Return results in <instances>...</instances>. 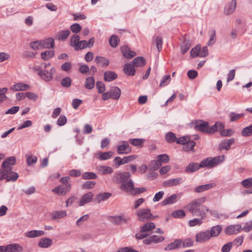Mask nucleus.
<instances>
[{
  "label": "nucleus",
  "mask_w": 252,
  "mask_h": 252,
  "mask_svg": "<svg viewBox=\"0 0 252 252\" xmlns=\"http://www.w3.org/2000/svg\"><path fill=\"white\" fill-rule=\"evenodd\" d=\"M236 0H232V1L226 5L224 8V13L229 15L232 13L236 8Z\"/></svg>",
  "instance_id": "obj_22"
},
{
  "label": "nucleus",
  "mask_w": 252,
  "mask_h": 252,
  "mask_svg": "<svg viewBox=\"0 0 252 252\" xmlns=\"http://www.w3.org/2000/svg\"><path fill=\"white\" fill-rule=\"evenodd\" d=\"M30 87L29 85L22 83H17L11 87L10 90L13 91H25L30 90Z\"/></svg>",
  "instance_id": "obj_16"
},
{
  "label": "nucleus",
  "mask_w": 252,
  "mask_h": 252,
  "mask_svg": "<svg viewBox=\"0 0 252 252\" xmlns=\"http://www.w3.org/2000/svg\"><path fill=\"white\" fill-rule=\"evenodd\" d=\"M2 168L0 169V180H3L6 179L11 173L12 170V167L11 166L5 165L3 166V164H1Z\"/></svg>",
  "instance_id": "obj_12"
},
{
  "label": "nucleus",
  "mask_w": 252,
  "mask_h": 252,
  "mask_svg": "<svg viewBox=\"0 0 252 252\" xmlns=\"http://www.w3.org/2000/svg\"><path fill=\"white\" fill-rule=\"evenodd\" d=\"M235 139L232 138L228 140H224L221 141L219 146V149L220 151L225 150H229L230 149V146L234 143Z\"/></svg>",
  "instance_id": "obj_14"
},
{
  "label": "nucleus",
  "mask_w": 252,
  "mask_h": 252,
  "mask_svg": "<svg viewBox=\"0 0 252 252\" xmlns=\"http://www.w3.org/2000/svg\"><path fill=\"white\" fill-rule=\"evenodd\" d=\"M71 186L70 184H68L65 186L63 185L58 186L52 189V191L55 192L59 195H64L68 192L71 189Z\"/></svg>",
  "instance_id": "obj_10"
},
{
  "label": "nucleus",
  "mask_w": 252,
  "mask_h": 252,
  "mask_svg": "<svg viewBox=\"0 0 252 252\" xmlns=\"http://www.w3.org/2000/svg\"><path fill=\"white\" fill-rule=\"evenodd\" d=\"M165 138L168 143H173L176 142L177 140L175 134L172 132H168L165 135Z\"/></svg>",
  "instance_id": "obj_50"
},
{
  "label": "nucleus",
  "mask_w": 252,
  "mask_h": 252,
  "mask_svg": "<svg viewBox=\"0 0 252 252\" xmlns=\"http://www.w3.org/2000/svg\"><path fill=\"white\" fill-rule=\"evenodd\" d=\"M161 165L162 164L160 161L157 159L156 160H152L151 162L149 167L151 170H155L158 169Z\"/></svg>",
  "instance_id": "obj_46"
},
{
  "label": "nucleus",
  "mask_w": 252,
  "mask_h": 252,
  "mask_svg": "<svg viewBox=\"0 0 252 252\" xmlns=\"http://www.w3.org/2000/svg\"><path fill=\"white\" fill-rule=\"evenodd\" d=\"M170 81V76L169 75H166L164 76L161 79L160 83L159 84L160 87H164L167 85Z\"/></svg>",
  "instance_id": "obj_63"
},
{
  "label": "nucleus",
  "mask_w": 252,
  "mask_h": 252,
  "mask_svg": "<svg viewBox=\"0 0 252 252\" xmlns=\"http://www.w3.org/2000/svg\"><path fill=\"white\" fill-rule=\"evenodd\" d=\"M119 39L115 35H113L111 36L109 39L110 45L113 47H116L118 45Z\"/></svg>",
  "instance_id": "obj_62"
},
{
  "label": "nucleus",
  "mask_w": 252,
  "mask_h": 252,
  "mask_svg": "<svg viewBox=\"0 0 252 252\" xmlns=\"http://www.w3.org/2000/svg\"><path fill=\"white\" fill-rule=\"evenodd\" d=\"M241 184L245 188H250L252 187V178H249L243 180L241 182Z\"/></svg>",
  "instance_id": "obj_64"
},
{
  "label": "nucleus",
  "mask_w": 252,
  "mask_h": 252,
  "mask_svg": "<svg viewBox=\"0 0 252 252\" xmlns=\"http://www.w3.org/2000/svg\"><path fill=\"white\" fill-rule=\"evenodd\" d=\"M156 225L154 222H150L145 223L141 227L139 233L136 234V238L138 239H143L150 234V231L155 229Z\"/></svg>",
  "instance_id": "obj_3"
},
{
  "label": "nucleus",
  "mask_w": 252,
  "mask_h": 252,
  "mask_svg": "<svg viewBox=\"0 0 252 252\" xmlns=\"http://www.w3.org/2000/svg\"><path fill=\"white\" fill-rule=\"evenodd\" d=\"M94 79L93 77H89L86 79L85 87L87 89H92L94 86Z\"/></svg>",
  "instance_id": "obj_41"
},
{
  "label": "nucleus",
  "mask_w": 252,
  "mask_h": 252,
  "mask_svg": "<svg viewBox=\"0 0 252 252\" xmlns=\"http://www.w3.org/2000/svg\"><path fill=\"white\" fill-rule=\"evenodd\" d=\"M178 196V194H173L164 199L161 202L162 205L172 204L175 202Z\"/></svg>",
  "instance_id": "obj_34"
},
{
  "label": "nucleus",
  "mask_w": 252,
  "mask_h": 252,
  "mask_svg": "<svg viewBox=\"0 0 252 252\" xmlns=\"http://www.w3.org/2000/svg\"><path fill=\"white\" fill-rule=\"evenodd\" d=\"M182 241L181 240H176L173 242L169 244L165 248V251H171L178 249L181 247Z\"/></svg>",
  "instance_id": "obj_30"
},
{
  "label": "nucleus",
  "mask_w": 252,
  "mask_h": 252,
  "mask_svg": "<svg viewBox=\"0 0 252 252\" xmlns=\"http://www.w3.org/2000/svg\"><path fill=\"white\" fill-rule=\"evenodd\" d=\"M94 197V194L92 192H89L84 194L80 198L79 202V205L83 206L85 204L92 201Z\"/></svg>",
  "instance_id": "obj_13"
},
{
  "label": "nucleus",
  "mask_w": 252,
  "mask_h": 252,
  "mask_svg": "<svg viewBox=\"0 0 252 252\" xmlns=\"http://www.w3.org/2000/svg\"><path fill=\"white\" fill-rule=\"evenodd\" d=\"M111 196V193L108 192L99 193L96 196L95 200L99 204L101 202L108 199Z\"/></svg>",
  "instance_id": "obj_33"
},
{
  "label": "nucleus",
  "mask_w": 252,
  "mask_h": 252,
  "mask_svg": "<svg viewBox=\"0 0 252 252\" xmlns=\"http://www.w3.org/2000/svg\"><path fill=\"white\" fill-rule=\"evenodd\" d=\"M114 153L112 151H108L106 152H100L97 153L95 157L100 160H107L110 158L113 155Z\"/></svg>",
  "instance_id": "obj_20"
},
{
  "label": "nucleus",
  "mask_w": 252,
  "mask_h": 252,
  "mask_svg": "<svg viewBox=\"0 0 252 252\" xmlns=\"http://www.w3.org/2000/svg\"><path fill=\"white\" fill-rule=\"evenodd\" d=\"M206 200L205 197H202L200 199H196L192 201L188 204L185 207L191 214L194 212L197 209L200 203L204 202Z\"/></svg>",
  "instance_id": "obj_7"
},
{
  "label": "nucleus",
  "mask_w": 252,
  "mask_h": 252,
  "mask_svg": "<svg viewBox=\"0 0 252 252\" xmlns=\"http://www.w3.org/2000/svg\"><path fill=\"white\" fill-rule=\"evenodd\" d=\"M97 170L102 174H110L113 172V169L107 166H100L98 167Z\"/></svg>",
  "instance_id": "obj_43"
},
{
  "label": "nucleus",
  "mask_w": 252,
  "mask_h": 252,
  "mask_svg": "<svg viewBox=\"0 0 252 252\" xmlns=\"http://www.w3.org/2000/svg\"><path fill=\"white\" fill-rule=\"evenodd\" d=\"M108 219L111 222L115 224H120L122 222L127 223L130 220L128 217H126L124 214L116 216H109Z\"/></svg>",
  "instance_id": "obj_9"
},
{
  "label": "nucleus",
  "mask_w": 252,
  "mask_h": 252,
  "mask_svg": "<svg viewBox=\"0 0 252 252\" xmlns=\"http://www.w3.org/2000/svg\"><path fill=\"white\" fill-rule=\"evenodd\" d=\"M56 72V69L52 67L50 70V71L44 69L42 71H40L38 72V75L40 77L46 82H49L53 80V75Z\"/></svg>",
  "instance_id": "obj_4"
},
{
  "label": "nucleus",
  "mask_w": 252,
  "mask_h": 252,
  "mask_svg": "<svg viewBox=\"0 0 252 252\" xmlns=\"http://www.w3.org/2000/svg\"><path fill=\"white\" fill-rule=\"evenodd\" d=\"M209 209L208 207L205 205H202L201 203L198 206L195 211L193 212L192 215L201 218V219H204L206 213L208 212Z\"/></svg>",
  "instance_id": "obj_11"
},
{
  "label": "nucleus",
  "mask_w": 252,
  "mask_h": 252,
  "mask_svg": "<svg viewBox=\"0 0 252 252\" xmlns=\"http://www.w3.org/2000/svg\"><path fill=\"white\" fill-rule=\"evenodd\" d=\"M157 159H158L161 164L162 163H166L169 161V157L166 154L159 155L157 156Z\"/></svg>",
  "instance_id": "obj_56"
},
{
  "label": "nucleus",
  "mask_w": 252,
  "mask_h": 252,
  "mask_svg": "<svg viewBox=\"0 0 252 252\" xmlns=\"http://www.w3.org/2000/svg\"><path fill=\"white\" fill-rule=\"evenodd\" d=\"M242 135L245 137L252 135V125H250L243 128L241 132Z\"/></svg>",
  "instance_id": "obj_52"
},
{
  "label": "nucleus",
  "mask_w": 252,
  "mask_h": 252,
  "mask_svg": "<svg viewBox=\"0 0 252 252\" xmlns=\"http://www.w3.org/2000/svg\"><path fill=\"white\" fill-rule=\"evenodd\" d=\"M137 219L139 221H146L148 220H154L158 216H154L149 208H142L138 210L136 212Z\"/></svg>",
  "instance_id": "obj_2"
},
{
  "label": "nucleus",
  "mask_w": 252,
  "mask_h": 252,
  "mask_svg": "<svg viewBox=\"0 0 252 252\" xmlns=\"http://www.w3.org/2000/svg\"><path fill=\"white\" fill-rule=\"evenodd\" d=\"M200 168L199 164L197 163L192 162L189 164L186 168L185 171L187 173H192Z\"/></svg>",
  "instance_id": "obj_36"
},
{
  "label": "nucleus",
  "mask_w": 252,
  "mask_h": 252,
  "mask_svg": "<svg viewBox=\"0 0 252 252\" xmlns=\"http://www.w3.org/2000/svg\"><path fill=\"white\" fill-rule=\"evenodd\" d=\"M225 232L227 235L236 234V228L235 225H229L225 229Z\"/></svg>",
  "instance_id": "obj_57"
},
{
  "label": "nucleus",
  "mask_w": 252,
  "mask_h": 252,
  "mask_svg": "<svg viewBox=\"0 0 252 252\" xmlns=\"http://www.w3.org/2000/svg\"><path fill=\"white\" fill-rule=\"evenodd\" d=\"M172 216L175 218H182L186 216V214L183 210H177L172 213Z\"/></svg>",
  "instance_id": "obj_55"
},
{
  "label": "nucleus",
  "mask_w": 252,
  "mask_h": 252,
  "mask_svg": "<svg viewBox=\"0 0 252 252\" xmlns=\"http://www.w3.org/2000/svg\"><path fill=\"white\" fill-rule=\"evenodd\" d=\"M145 140L143 138H131L128 140V143L134 146L142 147Z\"/></svg>",
  "instance_id": "obj_29"
},
{
  "label": "nucleus",
  "mask_w": 252,
  "mask_h": 252,
  "mask_svg": "<svg viewBox=\"0 0 252 252\" xmlns=\"http://www.w3.org/2000/svg\"><path fill=\"white\" fill-rule=\"evenodd\" d=\"M66 216V213L65 211H55L53 212L52 218L53 219H61Z\"/></svg>",
  "instance_id": "obj_51"
},
{
  "label": "nucleus",
  "mask_w": 252,
  "mask_h": 252,
  "mask_svg": "<svg viewBox=\"0 0 252 252\" xmlns=\"http://www.w3.org/2000/svg\"><path fill=\"white\" fill-rule=\"evenodd\" d=\"M55 55L54 51L47 50L42 52L41 54V59L44 61H47L53 57Z\"/></svg>",
  "instance_id": "obj_40"
},
{
  "label": "nucleus",
  "mask_w": 252,
  "mask_h": 252,
  "mask_svg": "<svg viewBox=\"0 0 252 252\" xmlns=\"http://www.w3.org/2000/svg\"><path fill=\"white\" fill-rule=\"evenodd\" d=\"M214 162L211 158H208L204 160H203L199 164L200 168L204 167H214Z\"/></svg>",
  "instance_id": "obj_35"
},
{
  "label": "nucleus",
  "mask_w": 252,
  "mask_h": 252,
  "mask_svg": "<svg viewBox=\"0 0 252 252\" xmlns=\"http://www.w3.org/2000/svg\"><path fill=\"white\" fill-rule=\"evenodd\" d=\"M195 145V142L193 140H190L189 139V142H187L184 146H183V149L185 151H189L193 150L194 147Z\"/></svg>",
  "instance_id": "obj_45"
},
{
  "label": "nucleus",
  "mask_w": 252,
  "mask_h": 252,
  "mask_svg": "<svg viewBox=\"0 0 252 252\" xmlns=\"http://www.w3.org/2000/svg\"><path fill=\"white\" fill-rule=\"evenodd\" d=\"M70 32L69 30L63 31L57 33L56 37L60 40H65L69 36Z\"/></svg>",
  "instance_id": "obj_37"
},
{
  "label": "nucleus",
  "mask_w": 252,
  "mask_h": 252,
  "mask_svg": "<svg viewBox=\"0 0 252 252\" xmlns=\"http://www.w3.org/2000/svg\"><path fill=\"white\" fill-rule=\"evenodd\" d=\"M79 36L76 34L72 35L70 38V46L74 47L75 51L80 50V48L79 47Z\"/></svg>",
  "instance_id": "obj_19"
},
{
  "label": "nucleus",
  "mask_w": 252,
  "mask_h": 252,
  "mask_svg": "<svg viewBox=\"0 0 252 252\" xmlns=\"http://www.w3.org/2000/svg\"><path fill=\"white\" fill-rule=\"evenodd\" d=\"M211 238L209 231L201 232L196 235V242L202 243L208 241Z\"/></svg>",
  "instance_id": "obj_15"
},
{
  "label": "nucleus",
  "mask_w": 252,
  "mask_h": 252,
  "mask_svg": "<svg viewBox=\"0 0 252 252\" xmlns=\"http://www.w3.org/2000/svg\"><path fill=\"white\" fill-rule=\"evenodd\" d=\"M164 240V238L162 236L157 235H153L150 237L145 239L143 242L145 244L149 245L152 243H159L162 242Z\"/></svg>",
  "instance_id": "obj_18"
},
{
  "label": "nucleus",
  "mask_w": 252,
  "mask_h": 252,
  "mask_svg": "<svg viewBox=\"0 0 252 252\" xmlns=\"http://www.w3.org/2000/svg\"><path fill=\"white\" fill-rule=\"evenodd\" d=\"M117 152L118 154H127L131 152V148L129 145L128 142L122 141L117 146Z\"/></svg>",
  "instance_id": "obj_6"
},
{
  "label": "nucleus",
  "mask_w": 252,
  "mask_h": 252,
  "mask_svg": "<svg viewBox=\"0 0 252 252\" xmlns=\"http://www.w3.org/2000/svg\"><path fill=\"white\" fill-rule=\"evenodd\" d=\"M224 128V125L221 123L216 122L214 125L210 127V132L213 133L217 130L221 131Z\"/></svg>",
  "instance_id": "obj_42"
},
{
  "label": "nucleus",
  "mask_w": 252,
  "mask_h": 252,
  "mask_svg": "<svg viewBox=\"0 0 252 252\" xmlns=\"http://www.w3.org/2000/svg\"><path fill=\"white\" fill-rule=\"evenodd\" d=\"M97 177V175L92 172H85L82 175V177L84 180L95 179Z\"/></svg>",
  "instance_id": "obj_47"
},
{
  "label": "nucleus",
  "mask_w": 252,
  "mask_h": 252,
  "mask_svg": "<svg viewBox=\"0 0 252 252\" xmlns=\"http://www.w3.org/2000/svg\"><path fill=\"white\" fill-rule=\"evenodd\" d=\"M200 49L201 46L199 45H197L195 47L192 48L190 52L191 56L193 58L197 56L199 57Z\"/></svg>",
  "instance_id": "obj_60"
},
{
  "label": "nucleus",
  "mask_w": 252,
  "mask_h": 252,
  "mask_svg": "<svg viewBox=\"0 0 252 252\" xmlns=\"http://www.w3.org/2000/svg\"><path fill=\"white\" fill-rule=\"evenodd\" d=\"M225 158L224 156H219L216 157L214 158H212V159L213 160V162H214V166H216L217 165L219 164V163L222 162L224 161Z\"/></svg>",
  "instance_id": "obj_61"
},
{
  "label": "nucleus",
  "mask_w": 252,
  "mask_h": 252,
  "mask_svg": "<svg viewBox=\"0 0 252 252\" xmlns=\"http://www.w3.org/2000/svg\"><path fill=\"white\" fill-rule=\"evenodd\" d=\"M45 234V232L42 230H33L27 232L25 236L28 238H34L38 236H41Z\"/></svg>",
  "instance_id": "obj_27"
},
{
  "label": "nucleus",
  "mask_w": 252,
  "mask_h": 252,
  "mask_svg": "<svg viewBox=\"0 0 252 252\" xmlns=\"http://www.w3.org/2000/svg\"><path fill=\"white\" fill-rule=\"evenodd\" d=\"M221 230L222 227L220 225H216L212 227L210 231H209L211 237L218 236Z\"/></svg>",
  "instance_id": "obj_39"
},
{
  "label": "nucleus",
  "mask_w": 252,
  "mask_h": 252,
  "mask_svg": "<svg viewBox=\"0 0 252 252\" xmlns=\"http://www.w3.org/2000/svg\"><path fill=\"white\" fill-rule=\"evenodd\" d=\"M22 250V247L17 244L0 246V252H21Z\"/></svg>",
  "instance_id": "obj_8"
},
{
  "label": "nucleus",
  "mask_w": 252,
  "mask_h": 252,
  "mask_svg": "<svg viewBox=\"0 0 252 252\" xmlns=\"http://www.w3.org/2000/svg\"><path fill=\"white\" fill-rule=\"evenodd\" d=\"M52 240L48 238H43L40 239L38 243V246L40 248H47L51 246Z\"/></svg>",
  "instance_id": "obj_31"
},
{
  "label": "nucleus",
  "mask_w": 252,
  "mask_h": 252,
  "mask_svg": "<svg viewBox=\"0 0 252 252\" xmlns=\"http://www.w3.org/2000/svg\"><path fill=\"white\" fill-rule=\"evenodd\" d=\"M16 158L15 157H10L6 158V159L2 163L3 166L6 165V166H12L14 165L16 163Z\"/></svg>",
  "instance_id": "obj_49"
},
{
  "label": "nucleus",
  "mask_w": 252,
  "mask_h": 252,
  "mask_svg": "<svg viewBox=\"0 0 252 252\" xmlns=\"http://www.w3.org/2000/svg\"><path fill=\"white\" fill-rule=\"evenodd\" d=\"M42 48H53L54 47V39L53 38H47L41 40Z\"/></svg>",
  "instance_id": "obj_26"
},
{
  "label": "nucleus",
  "mask_w": 252,
  "mask_h": 252,
  "mask_svg": "<svg viewBox=\"0 0 252 252\" xmlns=\"http://www.w3.org/2000/svg\"><path fill=\"white\" fill-rule=\"evenodd\" d=\"M95 61L101 67L107 66L109 64V61L108 59L100 56H96Z\"/></svg>",
  "instance_id": "obj_38"
},
{
  "label": "nucleus",
  "mask_w": 252,
  "mask_h": 252,
  "mask_svg": "<svg viewBox=\"0 0 252 252\" xmlns=\"http://www.w3.org/2000/svg\"><path fill=\"white\" fill-rule=\"evenodd\" d=\"M117 74L114 71H106L104 74V79L105 81L110 82L117 78Z\"/></svg>",
  "instance_id": "obj_28"
},
{
  "label": "nucleus",
  "mask_w": 252,
  "mask_h": 252,
  "mask_svg": "<svg viewBox=\"0 0 252 252\" xmlns=\"http://www.w3.org/2000/svg\"><path fill=\"white\" fill-rule=\"evenodd\" d=\"M210 127L208 126V122L202 120L196 121L194 126L195 130L205 133H211V132H210Z\"/></svg>",
  "instance_id": "obj_5"
},
{
  "label": "nucleus",
  "mask_w": 252,
  "mask_h": 252,
  "mask_svg": "<svg viewBox=\"0 0 252 252\" xmlns=\"http://www.w3.org/2000/svg\"><path fill=\"white\" fill-rule=\"evenodd\" d=\"M121 52L124 57L130 59L136 56V53L134 51H131L129 48L127 46H123L121 48Z\"/></svg>",
  "instance_id": "obj_21"
},
{
  "label": "nucleus",
  "mask_w": 252,
  "mask_h": 252,
  "mask_svg": "<svg viewBox=\"0 0 252 252\" xmlns=\"http://www.w3.org/2000/svg\"><path fill=\"white\" fill-rule=\"evenodd\" d=\"M110 94L111 96V98L118 100L121 94V90L117 87H112L110 88Z\"/></svg>",
  "instance_id": "obj_24"
},
{
  "label": "nucleus",
  "mask_w": 252,
  "mask_h": 252,
  "mask_svg": "<svg viewBox=\"0 0 252 252\" xmlns=\"http://www.w3.org/2000/svg\"><path fill=\"white\" fill-rule=\"evenodd\" d=\"M183 182V179L181 177L170 179L165 181L163 183V185L165 187H173L180 185Z\"/></svg>",
  "instance_id": "obj_17"
},
{
  "label": "nucleus",
  "mask_w": 252,
  "mask_h": 252,
  "mask_svg": "<svg viewBox=\"0 0 252 252\" xmlns=\"http://www.w3.org/2000/svg\"><path fill=\"white\" fill-rule=\"evenodd\" d=\"M30 47L33 50H37L42 48L41 40H37L31 42L30 43Z\"/></svg>",
  "instance_id": "obj_48"
},
{
  "label": "nucleus",
  "mask_w": 252,
  "mask_h": 252,
  "mask_svg": "<svg viewBox=\"0 0 252 252\" xmlns=\"http://www.w3.org/2000/svg\"><path fill=\"white\" fill-rule=\"evenodd\" d=\"M146 60L142 57H138L134 58L132 61L133 66L135 67H142L146 64Z\"/></svg>",
  "instance_id": "obj_32"
},
{
  "label": "nucleus",
  "mask_w": 252,
  "mask_h": 252,
  "mask_svg": "<svg viewBox=\"0 0 252 252\" xmlns=\"http://www.w3.org/2000/svg\"><path fill=\"white\" fill-rule=\"evenodd\" d=\"M131 175L129 172H124L116 173L113 177V181L117 183H122L121 189L130 192L131 194L134 190L133 181L129 179Z\"/></svg>",
  "instance_id": "obj_1"
},
{
  "label": "nucleus",
  "mask_w": 252,
  "mask_h": 252,
  "mask_svg": "<svg viewBox=\"0 0 252 252\" xmlns=\"http://www.w3.org/2000/svg\"><path fill=\"white\" fill-rule=\"evenodd\" d=\"M203 219L200 218H195L193 220H190L189 222V224L190 226H194L196 225H200L202 222V220Z\"/></svg>",
  "instance_id": "obj_59"
},
{
  "label": "nucleus",
  "mask_w": 252,
  "mask_h": 252,
  "mask_svg": "<svg viewBox=\"0 0 252 252\" xmlns=\"http://www.w3.org/2000/svg\"><path fill=\"white\" fill-rule=\"evenodd\" d=\"M26 161L29 166L36 163L37 160V158L35 156H33L31 154H27L26 155Z\"/></svg>",
  "instance_id": "obj_44"
},
{
  "label": "nucleus",
  "mask_w": 252,
  "mask_h": 252,
  "mask_svg": "<svg viewBox=\"0 0 252 252\" xmlns=\"http://www.w3.org/2000/svg\"><path fill=\"white\" fill-rule=\"evenodd\" d=\"M244 114H237L234 112H231L229 114L230 120L231 122H235L243 117Z\"/></svg>",
  "instance_id": "obj_53"
},
{
  "label": "nucleus",
  "mask_w": 252,
  "mask_h": 252,
  "mask_svg": "<svg viewBox=\"0 0 252 252\" xmlns=\"http://www.w3.org/2000/svg\"><path fill=\"white\" fill-rule=\"evenodd\" d=\"M71 83V79L69 77H66L61 80V85L66 88H68L70 86Z\"/></svg>",
  "instance_id": "obj_58"
},
{
  "label": "nucleus",
  "mask_w": 252,
  "mask_h": 252,
  "mask_svg": "<svg viewBox=\"0 0 252 252\" xmlns=\"http://www.w3.org/2000/svg\"><path fill=\"white\" fill-rule=\"evenodd\" d=\"M190 47V43L189 41L185 40L182 44L181 49L182 53L184 55L187 53Z\"/></svg>",
  "instance_id": "obj_54"
},
{
  "label": "nucleus",
  "mask_w": 252,
  "mask_h": 252,
  "mask_svg": "<svg viewBox=\"0 0 252 252\" xmlns=\"http://www.w3.org/2000/svg\"><path fill=\"white\" fill-rule=\"evenodd\" d=\"M124 72L129 76H133L135 73L134 67L131 63H126L124 67Z\"/></svg>",
  "instance_id": "obj_25"
},
{
  "label": "nucleus",
  "mask_w": 252,
  "mask_h": 252,
  "mask_svg": "<svg viewBox=\"0 0 252 252\" xmlns=\"http://www.w3.org/2000/svg\"><path fill=\"white\" fill-rule=\"evenodd\" d=\"M216 186L214 183H210L196 187L194 189V191L196 193H200L207 190Z\"/></svg>",
  "instance_id": "obj_23"
}]
</instances>
